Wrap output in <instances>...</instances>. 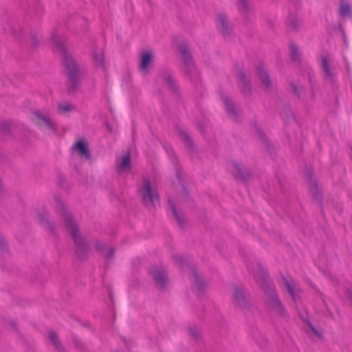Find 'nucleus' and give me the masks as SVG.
Listing matches in <instances>:
<instances>
[{"mask_svg": "<svg viewBox=\"0 0 352 352\" xmlns=\"http://www.w3.org/2000/svg\"><path fill=\"white\" fill-rule=\"evenodd\" d=\"M153 60V55L151 52L146 51L142 52L140 56V70L144 73H146L148 71Z\"/></svg>", "mask_w": 352, "mask_h": 352, "instance_id": "obj_5", "label": "nucleus"}, {"mask_svg": "<svg viewBox=\"0 0 352 352\" xmlns=\"http://www.w3.org/2000/svg\"><path fill=\"white\" fill-rule=\"evenodd\" d=\"M48 338L50 341L56 347L58 348L59 342L58 339L56 335V333L53 331H50L48 333Z\"/></svg>", "mask_w": 352, "mask_h": 352, "instance_id": "obj_19", "label": "nucleus"}, {"mask_svg": "<svg viewBox=\"0 0 352 352\" xmlns=\"http://www.w3.org/2000/svg\"><path fill=\"white\" fill-rule=\"evenodd\" d=\"M153 276L155 279L156 284L160 287H163L165 285L166 278V276L162 272L155 270L153 272Z\"/></svg>", "mask_w": 352, "mask_h": 352, "instance_id": "obj_9", "label": "nucleus"}, {"mask_svg": "<svg viewBox=\"0 0 352 352\" xmlns=\"http://www.w3.org/2000/svg\"><path fill=\"white\" fill-rule=\"evenodd\" d=\"M57 206L60 210V213L63 218L66 228L70 232L74 243L77 245H80L81 239L80 236L78 228L74 221L71 214L65 209L64 205L60 201L57 202Z\"/></svg>", "mask_w": 352, "mask_h": 352, "instance_id": "obj_1", "label": "nucleus"}, {"mask_svg": "<svg viewBox=\"0 0 352 352\" xmlns=\"http://www.w3.org/2000/svg\"><path fill=\"white\" fill-rule=\"evenodd\" d=\"M73 109V107L69 103L60 104L58 106L59 113L66 115Z\"/></svg>", "mask_w": 352, "mask_h": 352, "instance_id": "obj_14", "label": "nucleus"}, {"mask_svg": "<svg viewBox=\"0 0 352 352\" xmlns=\"http://www.w3.org/2000/svg\"><path fill=\"white\" fill-rule=\"evenodd\" d=\"M340 14L342 16H349L350 14V7L346 3H342L340 8Z\"/></svg>", "mask_w": 352, "mask_h": 352, "instance_id": "obj_17", "label": "nucleus"}, {"mask_svg": "<svg viewBox=\"0 0 352 352\" xmlns=\"http://www.w3.org/2000/svg\"><path fill=\"white\" fill-rule=\"evenodd\" d=\"M321 61H322V68L325 73V77L331 79V76H332V74L331 72L330 63H329V59L326 56H322Z\"/></svg>", "mask_w": 352, "mask_h": 352, "instance_id": "obj_11", "label": "nucleus"}, {"mask_svg": "<svg viewBox=\"0 0 352 352\" xmlns=\"http://www.w3.org/2000/svg\"><path fill=\"white\" fill-rule=\"evenodd\" d=\"M65 67L68 71V74L71 78L74 77V75L77 71V67L76 63L73 60H65Z\"/></svg>", "mask_w": 352, "mask_h": 352, "instance_id": "obj_12", "label": "nucleus"}, {"mask_svg": "<svg viewBox=\"0 0 352 352\" xmlns=\"http://www.w3.org/2000/svg\"><path fill=\"white\" fill-rule=\"evenodd\" d=\"M258 76L260 78L262 84L265 86V87L267 88L270 86V79L266 72L265 68L262 66L258 68Z\"/></svg>", "mask_w": 352, "mask_h": 352, "instance_id": "obj_8", "label": "nucleus"}, {"mask_svg": "<svg viewBox=\"0 0 352 352\" xmlns=\"http://www.w3.org/2000/svg\"><path fill=\"white\" fill-rule=\"evenodd\" d=\"M103 54L102 52H95L94 54V61L96 67L103 66Z\"/></svg>", "mask_w": 352, "mask_h": 352, "instance_id": "obj_15", "label": "nucleus"}, {"mask_svg": "<svg viewBox=\"0 0 352 352\" xmlns=\"http://www.w3.org/2000/svg\"><path fill=\"white\" fill-rule=\"evenodd\" d=\"M195 285L198 289H201L203 282L202 280L197 276V274H195Z\"/></svg>", "mask_w": 352, "mask_h": 352, "instance_id": "obj_23", "label": "nucleus"}, {"mask_svg": "<svg viewBox=\"0 0 352 352\" xmlns=\"http://www.w3.org/2000/svg\"><path fill=\"white\" fill-rule=\"evenodd\" d=\"M179 52L182 55V58L185 61V63L186 65H190L192 64V61L190 59V54H188V49L184 45H181L179 47Z\"/></svg>", "mask_w": 352, "mask_h": 352, "instance_id": "obj_13", "label": "nucleus"}, {"mask_svg": "<svg viewBox=\"0 0 352 352\" xmlns=\"http://www.w3.org/2000/svg\"><path fill=\"white\" fill-rule=\"evenodd\" d=\"M224 104L226 105V111L229 113H234V108L231 102L228 99H224Z\"/></svg>", "mask_w": 352, "mask_h": 352, "instance_id": "obj_22", "label": "nucleus"}, {"mask_svg": "<svg viewBox=\"0 0 352 352\" xmlns=\"http://www.w3.org/2000/svg\"><path fill=\"white\" fill-rule=\"evenodd\" d=\"M140 192L143 201L146 205H155L158 200L157 193L152 189L150 182L146 179L143 181Z\"/></svg>", "mask_w": 352, "mask_h": 352, "instance_id": "obj_2", "label": "nucleus"}, {"mask_svg": "<svg viewBox=\"0 0 352 352\" xmlns=\"http://www.w3.org/2000/svg\"><path fill=\"white\" fill-rule=\"evenodd\" d=\"M271 306H272L274 309H276V311L277 312L281 313V311H282V307H281V305H280V302H279L278 299V298H277V297H276V296H275L272 297Z\"/></svg>", "mask_w": 352, "mask_h": 352, "instance_id": "obj_16", "label": "nucleus"}, {"mask_svg": "<svg viewBox=\"0 0 352 352\" xmlns=\"http://www.w3.org/2000/svg\"><path fill=\"white\" fill-rule=\"evenodd\" d=\"M283 283L293 299L296 300L300 294V289L296 283L293 280L289 281L287 280H284Z\"/></svg>", "mask_w": 352, "mask_h": 352, "instance_id": "obj_6", "label": "nucleus"}, {"mask_svg": "<svg viewBox=\"0 0 352 352\" xmlns=\"http://www.w3.org/2000/svg\"><path fill=\"white\" fill-rule=\"evenodd\" d=\"M290 50H291V54H292L293 58L296 59L298 54V50L297 46L294 44H291L290 45Z\"/></svg>", "mask_w": 352, "mask_h": 352, "instance_id": "obj_21", "label": "nucleus"}, {"mask_svg": "<svg viewBox=\"0 0 352 352\" xmlns=\"http://www.w3.org/2000/svg\"><path fill=\"white\" fill-rule=\"evenodd\" d=\"M56 45V47L58 49H60V50H63V47L62 46V43H59L57 42V43Z\"/></svg>", "mask_w": 352, "mask_h": 352, "instance_id": "obj_25", "label": "nucleus"}, {"mask_svg": "<svg viewBox=\"0 0 352 352\" xmlns=\"http://www.w3.org/2000/svg\"><path fill=\"white\" fill-rule=\"evenodd\" d=\"M4 243V238L3 236L0 234V246L2 245Z\"/></svg>", "mask_w": 352, "mask_h": 352, "instance_id": "obj_26", "label": "nucleus"}, {"mask_svg": "<svg viewBox=\"0 0 352 352\" xmlns=\"http://www.w3.org/2000/svg\"><path fill=\"white\" fill-rule=\"evenodd\" d=\"M171 211H172L174 217L177 220L179 224L182 226L183 223V221H184V218L182 217V214L178 213V211L177 210L175 206H171Z\"/></svg>", "mask_w": 352, "mask_h": 352, "instance_id": "obj_18", "label": "nucleus"}, {"mask_svg": "<svg viewBox=\"0 0 352 352\" xmlns=\"http://www.w3.org/2000/svg\"><path fill=\"white\" fill-rule=\"evenodd\" d=\"M217 25L223 34L226 32L228 28V22L224 15L220 14L217 16Z\"/></svg>", "mask_w": 352, "mask_h": 352, "instance_id": "obj_10", "label": "nucleus"}, {"mask_svg": "<svg viewBox=\"0 0 352 352\" xmlns=\"http://www.w3.org/2000/svg\"><path fill=\"white\" fill-rule=\"evenodd\" d=\"M72 151L85 160L90 158L87 143L84 140H78L72 147Z\"/></svg>", "mask_w": 352, "mask_h": 352, "instance_id": "obj_4", "label": "nucleus"}, {"mask_svg": "<svg viewBox=\"0 0 352 352\" xmlns=\"http://www.w3.org/2000/svg\"><path fill=\"white\" fill-rule=\"evenodd\" d=\"M34 122L42 129L55 130L54 122L50 118L41 112H35L32 118Z\"/></svg>", "mask_w": 352, "mask_h": 352, "instance_id": "obj_3", "label": "nucleus"}, {"mask_svg": "<svg viewBox=\"0 0 352 352\" xmlns=\"http://www.w3.org/2000/svg\"><path fill=\"white\" fill-rule=\"evenodd\" d=\"M112 254H113V250H111L109 251V256H111Z\"/></svg>", "mask_w": 352, "mask_h": 352, "instance_id": "obj_27", "label": "nucleus"}, {"mask_svg": "<svg viewBox=\"0 0 352 352\" xmlns=\"http://www.w3.org/2000/svg\"><path fill=\"white\" fill-rule=\"evenodd\" d=\"M130 156L125 153L117 160V168L119 172H126L130 169Z\"/></svg>", "mask_w": 352, "mask_h": 352, "instance_id": "obj_7", "label": "nucleus"}, {"mask_svg": "<svg viewBox=\"0 0 352 352\" xmlns=\"http://www.w3.org/2000/svg\"><path fill=\"white\" fill-rule=\"evenodd\" d=\"M238 77L240 80V83H241V86H243L242 89L243 90H245V87L246 86L247 80H246V78H245V76L243 72H242V71L239 72Z\"/></svg>", "mask_w": 352, "mask_h": 352, "instance_id": "obj_20", "label": "nucleus"}, {"mask_svg": "<svg viewBox=\"0 0 352 352\" xmlns=\"http://www.w3.org/2000/svg\"><path fill=\"white\" fill-rule=\"evenodd\" d=\"M239 6L241 10H245L248 8V0H239Z\"/></svg>", "mask_w": 352, "mask_h": 352, "instance_id": "obj_24", "label": "nucleus"}]
</instances>
